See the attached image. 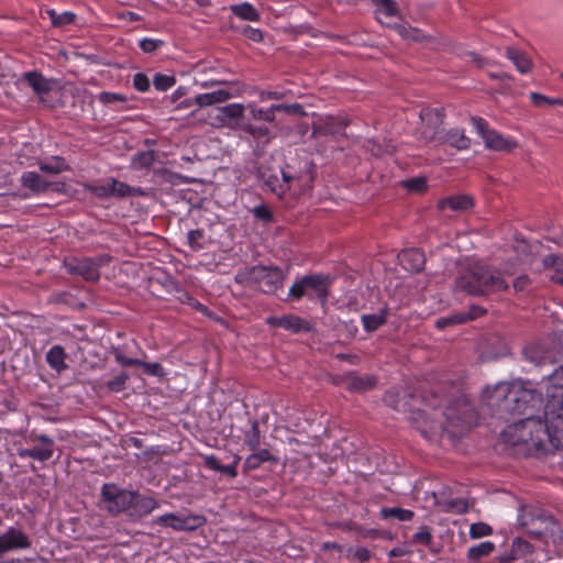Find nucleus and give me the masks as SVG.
Returning a JSON list of instances; mask_svg holds the SVG:
<instances>
[{
  "label": "nucleus",
  "mask_w": 563,
  "mask_h": 563,
  "mask_svg": "<svg viewBox=\"0 0 563 563\" xmlns=\"http://www.w3.org/2000/svg\"><path fill=\"white\" fill-rule=\"evenodd\" d=\"M503 437L507 444L526 445L528 451L563 450V398L547 399L544 420L527 417L508 426Z\"/></svg>",
  "instance_id": "f257e3e1"
},
{
  "label": "nucleus",
  "mask_w": 563,
  "mask_h": 563,
  "mask_svg": "<svg viewBox=\"0 0 563 563\" xmlns=\"http://www.w3.org/2000/svg\"><path fill=\"white\" fill-rule=\"evenodd\" d=\"M506 275L511 273L475 262L456 278V288L472 296H489L508 289Z\"/></svg>",
  "instance_id": "f03ea898"
},
{
  "label": "nucleus",
  "mask_w": 563,
  "mask_h": 563,
  "mask_svg": "<svg viewBox=\"0 0 563 563\" xmlns=\"http://www.w3.org/2000/svg\"><path fill=\"white\" fill-rule=\"evenodd\" d=\"M484 399L490 407H497L504 412H526L529 402H540L533 390L523 388L516 383H498L494 387H486Z\"/></svg>",
  "instance_id": "7ed1b4c3"
},
{
  "label": "nucleus",
  "mask_w": 563,
  "mask_h": 563,
  "mask_svg": "<svg viewBox=\"0 0 563 563\" xmlns=\"http://www.w3.org/2000/svg\"><path fill=\"white\" fill-rule=\"evenodd\" d=\"M285 275L282 269L274 266H252L238 271L235 282L264 294H276L283 287Z\"/></svg>",
  "instance_id": "20e7f679"
},
{
  "label": "nucleus",
  "mask_w": 563,
  "mask_h": 563,
  "mask_svg": "<svg viewBox=\"0 0 563 563\" xmlns=\"http://www.w3.org/2000/svg\"><path fill=\"white\" fill-rule=\"evenodd\" d=\"M419 118L421 121L419 126L420 137L426 142H438L443 133L444 108L424 107L421 109Z\"/></svg>",
  "instance_id": "39448f33"
},
{
  "label": "nucleus",
  "mask_w": 563,
  "mask_h": 563,
  "mask_svg": "<svg viewBox=\"0 0 563 563\" xmlns=\"http://www.w3.org/2000/svg\"><path fill=\"white\" fill-rule=\"evenodd\" d=\"M519 520L530 536L538 538L549 533L553 534L556 528L553 517L537 509H523Z\"/></svg>",
  "instance_id": "423d86ee"
},
{
  "label": "nucleus",
  "mask_w": 563,
  "mask_h": 563,
  "mask_svg": "<svg viewBox=\"0 0 563 563\" xmlns=\"http://www.w3.org/2000/svg\"><path fill=\"white\" fill-rule=\"evenodd\" d=\"M134 492L119 488L114 484H104L101 488V496L107 504V510L112 515L121 512L130 514Z\"/></svg>",
  "instance_id": "0eeeda50"
},
{
  "label": "nucleus",
  "mask_w": 563,
  "mask_h": 563,
  "mask_svg": "<svg viewBox=\"0 0 563 563\" xmlns=\"http://www.w3.org/2000/svg\"><path fill=\"white\" fill-rule=\"evenodd\" d=\"M472 122L483 137L487 148L493 151L511 152L518 146L517 142L504 137L495 130L488 129L487 123L483 118L472 117Z\"/></svg>",
  "instance_id": "6e6552de"
},
{
  "label": "nucleus",
  "mask_w": 563,
  "mask_h": 563,
  "mask_svg": "<svg viewBox=\"0 0 563 563\" xmlns=\"http://www.w3.org/2000/svg\"><path fill=\"white\" fill-rule=\"evenodd\" d=\"M350 124L349 119L342 117L327 115L320 118L312 124L311 137L318 139L320 136H332L335 141L340 137H345V128Z\"/></svg>",
  "instance_id": "1a4fd4ad"
},
{
  "label": "nucleus",
  "mask_w": 563,
  "mask_h": 563,
  "mask_svg": "<svg viewBox=\"0 0 563 563\" xmlns=\"http://www.w3.org/2000/svg\"><path fill=\"white\" fill-rule=\"evenodd\" d=\"M155 523L169 527L176 531H194L206 523V518L200 515L178 516L170 512L157 517Z\"/></svg>",
  "instance_id": "9d476101"
},
{
  "label": "nucleus",
  "mask_w": 563,
  "mask_h": 563,
  "mask_svg": "<svg viewBox=\"0 0 563 563\" xmlns=\"http://www.w3.org/2000/svg\"><path fill=\"white\" fill-rule=\"evenodd\" d=\"M103 263L102 257L73 260L66 264L71 274L80 275L86 280L96 282L99 279V267Z\"/></svg>",
  "instance_id": "9b49d317"
},
{
  "label": "nucleus",
  "mask_w": 563,
  "mask_h": 563,
  "mask_svg": "<svg viewBox=\"0 0 563 563\" xmlns=\"http://www.w3.org/2000/svg\"><path fill=\"white\" fill-rule=\"evenodd\" d=\"M364 148L372 156L376 158H384L391 157L396 153L398 144L396 140L390 136L376 135L365 141Z\"/></svg>",
  "instance_id": "f8f14e48"
},
{
  "label": "nucleus",
  "mask_w": 563,
  "mask_h": 563,
  "mask_svg": "<svg viewBox=\"0 0 563 563\" xmlns=\"http://www.w3.org/2000/svg\"><path fill=\"white\" fill-rule=\"evenodd\" d=\"M379 23L387 29L394 30L397 34L405 41L415 42V43H427L433 42L435 38L432 35L426 34L422 30L411 26L404 19L399 23L385 22L379 20Z\"/></svg>",
  "instance_id": "ddd939ff"
},
{
  "label": "nucleus",
  "mask_w": 563,
  "mask_h": 563,
  "mask_svg": "<svg viewBox=\"0 0 563 563\" xmlns=\"http://www.w3.org/2000/svg\"><path fill=\"white\" fill-rule=\"evenodd\" d=\"M111 184L101 185V186H93L85 184L84 186L90 189L95 192L98 197H110V196H118V197H125V196H135L141 195V191L139 188L130 187L126 184L117 180L115 178H110Z\"/></svg>",
  "instance_id": "4468645a"
},
{
  "label": "nucleus",
  "mask_w": 563,
  "mask_h": 563,
  "mask_svg": "<svg viewBox=\"0 0 563 563\" xmlns=\"http://www.w3.org/2000/svg\"><path fill=\"white\" fill-rule=\"evenodd\" d=\"M36 440L38 444L19 450V456L31 457L41 462L49 460L54 452V441L46 435H38Z\"/></svg>",
  "instance_id": "2eb2a0df"
},
{
  "label": "nucleus",
  "mask_w": 563,
  "mask_h": 563,
  "mask_svg": "<svg viewBox=\"0 0 563 563\" xmlns=\"http://www.w3.org/2000/svg\"><path fill=\"white\" fill-rule=\"evenodd\" d=\"M267 323L271 327L283 328L292 333L309 332L311 330V325L308 321L294 314L269 317Z\"/></svg>",
  "instance_id": "dca6fc26"
},
{
  "label": "nucleus",
  "mask_w": 563,
  "mask_h": 563,
  "mask_svg": "<svg viewBox=\"0 0 563 563\" xmlns=\"http://www.w3.org/2000/svg\"><path fill=\"white\" fill-rule=\"evenodd\" d=\"M245 107L242 103H232L218 108L216 120L221 126L235 129L244 117Z\"/></svg>",
  "instance_id": "f3484780"
},
{
  "label": "nucleus",
  "mask_w": 563,
  "mask_h": 563,
  "mask_svg": "<svg viewBox=\"0 0 563 563\" xmlns=\"http://www.w3.org/2000/svg\"><path fill=\"white\" fill-rule=\"evenodd\" d=\"M305 283L307 285V296L318 298L324 303L331 278L324 275H307L305 276Z\"/></svg>",
  "instance_id": "a211bd4d"
},
{
  "label": "nucleus",
  "mask_w": 563,
  "mask_h": 563,
  "mask_svg": "<svg viewBox=\"0 0 563 563\" xmlns=\"http://www.w3.org/2000/svg\"><path fill=\"white\" fill-rule=\"evenodd\" d=\"M541 389L545 391L547 399L563 398V365L541 382Z\"/></svg>",
  "instance_id": "6ab92c4d"
},
{
  "label": "nucleus",
  "mask_w": 563,
  "mask_h": 563,
  "mask_svg": "<svg viewBox=\"0 0 563 563\" xmlns=\"http://www.w3.org/2000/svg\"><path fill=\"white\" fill-rule=\"evenodd\" d=\"M30 542L27 537L20 530L9 529L0 536V555L14 549H27Z\"/></svg>",
  "instance_id": "aec40b11"
},
{
  "label": "nucleus",
  "mask_w": 563,
  "mask_h": 563,
  "mask_svg": "<svg viewBox=\"0 0 563 563\" xmlns=\"http://www.w3.org/2000/svg\"><path fill=\"white\" fill-rule=\"evenodd\" d=\"M133 496L135 498L133 499L129 514V517L132 519H141L158 507L157 500L153 497L143 496L137 492H134Z\"/></svg>",
  "instance_id": "412c9836"
},
{
  "label": "nucleus",
  "mask_w": 563,
  "mask_h": 563,
  "mask_svg": "<svg viewBox=\"0 0 563 563\" xmlns=\"http://www.w3.org/2000/svg\"><path fill=\"white\" fill-rule=\"evenodd\" d=\"M22 80L33 89L34 93H36L42 101L44 100V96L48 95L53 89V81L35 70L25 73Z\"/></svg>",
  "instance_id": "4be33fe9"
},
{
  "label": "nucleus",
  "mask_w": 563,
  "mask_h": 563,
  "mask_svg": "<svg viewBox=\"0 0 563 563\" xmlns=\"http://www.w3.org/2000/svg\"><path fill=\"white\" fill-rule=\"evenodd\" d=\"M398 258L401 266L409 272H420L424 265L423 253L416 249L402 251Z\"/></svg>",
  "instance_id": "5701e85b"
},
{
  "label": "nucleus",
  "mask_w": 563,
  "mask_h": 563,
  "mask_svg": "<svg viewBox=\"0 0 563 563\" xmlns=\"http://www.w3.org/2000/svg\"><path fill=\"white\" fill-rule=\"evenodd\" d=\"M438 142L440 144H449L459 151L466 150L471 145V140L465 135L464 130L460 129H452L446 133H442Z\"/></svg>",
  "instance_id": "b1692460"
},
{
  "label": "nucleus",
  "mask_w": 563,
  "mask_h": 563,
  "mask_svg": "<svg viewBox=\"0 0 563 563\" xmlns=\"http://www.w3.org/2000/svg\"><path fill=\"white\" fill-rule=\"evenodd\" d=\"M278 463V457L268 449H257L250 454L244 461V470L253 471L258 468L263 463Z\"/></svg>",
  "instance_id": "393cba45"
},
{
  "label": "nucleus",
  "mask_w": 563,
  "mask_h": 563,
  "mask_svg": "<svg viewBox=\"0 0 563 563\" xmlns=\"http://www.w3.org/2000/svg\"><path fill=\"white\" fill-rule=\"evenodd\" d=\"M439 209L449 207L453 211H465L473 207V199L466 195L443 198L438 202Z\"/></svg>",
  "instance_id": "a878e982"
},
{
  "label": "nucleus",
  "mask_w": 563,
  "mask_h": 563,
  "mask_svg": "<svg viewBox=\"0 0 563 563\" xmlns=\"http://www.w3.org/2000/svg\"><path fill=\"white\" fill-rule=\"evenodd\" d=\"M506 56L516 65L521 74H527L531 70L532 60L525 52L516 47H507Z\"/></svg>",
  "instance_id": "bb28decb"
},
{
  "label": "nucleus",
  "mask_w": 563,
  "mask_h": 563,
  "mask_svg": "<svg viewBox=\"0 0 563 563\" xmlns=\"http://www.w3.org/2000/svg\"><path fill=\"white\" fill-rule=\"evenodd\" d=\"M231 97H232V95L228 90L220 89V90L212 91V92H209V93L198 95L195 98V102L200 108H203V107L212 106V104H216V103L225 102Z\"/></svg>",
  "instance_id": "cd10ccee"
},
{
  "label": "nucleus",
  "mask_w": 563,
  "mask_h": 563,
  "mask_svg": "<svg viewBox=\"0 0 563 563\" xmlns=\"http://www.w3.org/2000/svg\"><path fill=\"white\" fill-rule=\"evenodd\" d=\"M376 377L372 375L356 376L350 375L346 378V386L350 390L366 391L376 386Z\"/></svg>",
  "instance_id": "c85d7f7f"
},
{
  "label": "nucleus",
  "mask_w": 563,
  "mask_h": 563,
  "mask_svg": "<svg viewBox=\"0 0 563 563\" xmlns=\"http://www.w3.org/2000/svg\"><path fill=\"white\" fill-rule=\"evenodd\" d=\"M290 180L291 178H264L262 188L282 198L289 190Z\"/></svg>",
  "instance_id": "c756f323"
},
{
  "label": "nucleus",
  "mask_w": 563,
  "mask_h": 563,
  "mask_svg": "<svg viewBox=\"0 0 563 563\" xmlns=\"http://www.w3.org/2000/svg\"><path fill=\"white\" fill-rule=\"evenodd\" d=\"M65 358H66V353L60 345H54L46 353V362L53 369H55L58 373H60L67 368Z\"/></svg>",
  "instance_id": "7c9ffc66"
},
{
  "label": "nucleus",
  "mask_w": 563,
  "mask_h": 563,
  "mask_svg": "<svg viewBox=\"0 0 563 563\" xmlns=\"http://www.w3.org/2000/svg\"><path fill=\"white\" fill-rule=\"evenodd\" d=\"M372 3L376 7L377 20L379 14H384L386 18L398 16L402 21V15L399 11L398 4L395 0H372Z\"/></svg>",
  "instance_id": "2f4dec72"
},
{
  "label": "nucleus",
  "mask_w": 563,
  "mask_h": 563,
  "mask_svg": "<svg viewBox=\"0 0 563 563\" xmlns=\"http://www.w3.org/2000/svg\"><path fill=\"white\" fill-rule=\"evenodd\" d=\"M543 265L551 272V280L563 285V258L556 255H549L543 260Z\"/></svg>",
  "instance_id": "473e14b6"
},
{
  "label": "nucleus",
  "mask_w": 563,
  "mask_h": 563,
  "mask_svg": "<svg viewBox=\"0 0 563 563\" xmlns=\"http://www.w3.org/2000/svg\"><path fill=\"white\" fill-rule=\"evenodd\" d=\"M495 544L492 541H484L473 545L467 551V560L472 563H478L481 559L490 555L495 551Z\"/></svg>",
  "instance_id": "72a5a7b5"
},
{
  "label": "nucleus",
  "mask_w": 563,
  "mask_h": 563,
  "mask_svg": "<svg viewBox=\"0 0 563 563\" xmlns=\"http://www.w3.org/2000/svg\"><path fill=\"white\" fill-rule=\"evenodd\" d=\"M40 168L46 174H60L70 170L65 159L59 156H52L40 163Z\"/></svg>",
  "instance_id": "f704fd0d"
},
{
  "label": "nucleus",
  "mask_w": 563,
  "mask_h": 563,
  "mask_svg": "<svg viewBox=\"0 0 563 563\" xmlns=\"http://www.w3.org/2000/svg\"><path fill=\"white\" fill-rule=\"evenodd\" d=\"M523 354L527 360L534 363L536 365H544L547 363H551L550 352L542 350L540 346L526 347Z\"/></svg>",
  "instance_id": "c9c22d12"
},
{
  "label": "nucleus",
  "mask_w": 563,
  "mask_h": 563,
  "mask_svg": "<svg viewBox=\"0 0 563 563\" xmlns=\"http://www.w3.org/2000/svg\"><path fill=\"white\" fill-rule=\"evenodd\" d=\"M230 9L236 16H239L242 20H246V21H258L260 20V14L256 11V9L247 2H244L242 4L231 5Z\"/></svg>",
  "instance_id": "e433bc0d"
},
{
  "label": "nucleus",
  "mask_w": 563,
  "mask_h": 563,
  "mask_svg": "<svg viewBox=\"0 0 563 563\" xmlns=\"http://www.w3.org/2000/svg\"><path fill=\"white\" fill-rule=\"evenodd\" d=\"M244 443L251 451H256L262 443V435L257 421H253L251 429L244 433Z\"/></svg>",
  "instance_id": "4c0bfd02"
},
{
  "label": "nucleus",
  "mask_w": 563,
  "mask_h": 563,
  "mask_svg": "<svg viewBox=\"0 0 563 563\" xmlns=\"http://www.w3.org/2000/svg\"><path fill=\"white\" fill-rule=\"evenodd\" d=\"M23 186L35 192L58 190L57 184L46 181V178H23Z\"/></svg>",
  "instance_id": "58836bf2"
},
{
  "label": "nucleus",
  "mask_w": 563,
  "mask_h": 563,
  "mask_svg": "<svg viewBox=\"0 0 563 563\" xmlns=\"http://www.w3.org/2000/svg\"><path fill=\"white\" fill-rule=\"evenodd\" d=\"M380 516L385 519L387 518H396L399 521H409L413 517V512L408 509H402L398 507L393 508H383L380 510Z\"/></svg>",
  "instance_id": "ea45409f"
},
{
  "label": "nucleus",
  "mask_w": 563,
  "mask_h": 563,
  "mask_svg": "<svg viewBox=\"0 0 563 563\" xmlns=\"http://www.w3.org/2000/svg\"><path fill=\"white\" fill-rule=\"evenodd\" d=\"M532 551H533V549H532L531 544L529 542L522 540L521 538H516L512 541L511 558L514 560L523 558V556L532 553Z\"/></svg>",
  "instance_id": "a19ab883"
},
{
  "label": "nucleus",
  "mask_w": 563,
  "mask_h": 563,
  "mask_svg": "<svg viewBox=\"0 0 563 563\" xmlns=\"http://www.w3.org/2000/svg\"><path fill=\"white\" fill-rule=\"evenodd\" d=\"M242 130L252 135L255 140H264V143H268L271 141V131L266 126L243 124Z\"/></svg>",
  "instance_id": "79ce46f5"
},
{
  "label": "nucleus",
  "mask_w": 563,
  "mask_h": 563,
  "mask_svg": "<svg viewBox=\"0 0 563 563\" xmlns=\"http://www.w3.org/2000/svg\"><path fill=\"white\" fill-rule=\"evenodd\" d=\"M386 322V317L384 314H363L362 323L364 329L367 332H373L377 330L380 325Z\"/></svg>",
  "instance_id": "37998d69"
},
{
  "label": "nucleus",
  "mask_w": 563,
  "mask_h": 563,
  "mask_svg": "<svg viewBox=\"0 0 563 563\" xmlns=\"http://www.w3.org/2000/svg\"><path fill=\"white\" fill-rule=\"evenodd\" d=\"M47 14L54 26L62 27L75 21L76 15L73 12L56 13L55 10H47Z\"/></svg>",
  "instance_id": "c03bdc74"
},
{
  "label": "nucleus",
  "mask_w": 563,
  "mask_h": 563,
  "mask_svg": "<svg viewBox=\"0 0 563 563\" xmlns=\"http://www.w3.org/2000/svg\"><path fill=\"white\" fill-rule=\"evenodd\" d=\"M442 509L446 512L464 514L468 509V503L463 498H456L445 501L442 506Z\"/></svg>",
  "instance_id": "a18cd8bd"
},
{
  "label": "nucleus",
  "mask_w": 563,
  "mask_h": 563,
  "mask_svg": "<svg viewBox=\"0 0 563 563\" xmlns=\"http://www.w3.org/2000/svg\"><path fill=\"white\" fill-rule=\"evenodd\" d=\"M532 103L537 107L543 106H563V99L561 98H549L539 92H532L530 95Z\"/></svg>",
  "instance_id": "49530a36"
},
{
  "label": "nucleus",
  "mask_w": 563,
  "mask_h": 563,
  "mask_svg": "<svg viewBox=\"0 0 563 563\" xmlns=\"http://www.w3.org/2000/svg\"><path fill=\"white\" fill-rule=\"evenodd\" d=\"M247 109H250V112L254 120L266 121V122H273L275 120L276 111H273L272 107L268 110H262V109H257L253 103H250L247 106Z\"/></svg>",
  "instance_id": "de8ad7c7"
},
{
  "label": "nucleus",
  "mask_w": 563,
  "mask_h": 563,
  "mask_svg": "<svg viewBox=\"0 0 563 563\" xmlns=\"http://www.w3.org/2000/svg\"><path fill=\"white\" fill-rule=\"evenodd\" d=\"M493 533V528L485 522H475L470 527V537L472 539H479L488 537Z\"/></svg>",
  "instance_id": "09e8293b"
},
{
  "label": "nucleus",
  "mask_w": 563,
  "mask_h": 563,
  "mask_svg": "<svg viewBox=\"0 0 563 563\" xmlns=\"http://www.w3.org/2000/svg\"><path fill=\"white\" fill-rule=\"evenodd\" d=\"M176 82V78L174 76L156 74L153 78V85L157 90L166 91L172 88Z\"/></svg>",
  "instance_id": "8fccbe9b"
},
{
  "label": "nucleus",
  "mask_w": 563,
  "mask_h": 563,
  "mask_svg": "<svg viewBox=\"0 0 563 563\" xmlns=\"http://www.w3.org/2000/svg\"><path fill=\"white\" fill-rule=\"evenodd\" d=\"M401 185L410 192H422L427 189L426 178H406Z\"/></svg>",
  "instance_id": "3c124183"
},
{
  "label": "nucleus",
  "mask_w": 563,
  "mask_h": 563,
  "mask_svg": "<svg viewBox=\"0 0 563 563\" xmlns=\"http://www.w3.org/2000/svg\"><path fill=\"white\" fill-rule=\"evenodd\" d=\"M129 379V375L125 372H122L119 376L115 378L109 380L107 383V387L112 393H119L125 389V384Z\"/></svg>",
  "instance_id": "603ef678"
},
{
  "label": "nucleus",
  "mask_w": 563,
  "mask_h": 563,
  "mask_svg": "<svg viewBox=\"0 0 563 563\" xmlns=\"http://www.w3.org/2000/svg\"><path fill=\"white\" fill-rule=\"evenodd\" d=\"M273 111H284L289 114H297L300 117L306 115V111L303 110L302 106L299 103H292V104H273L272 106Z\"/></svg>",
  "instance_id": "864d4df0"
},
{
  "label": "nucleus",
  "mask_w": 563,
  "mask_h": 563,
  "mask_svg": "<svg viewBox=\"0 0 563 563\" xmlns=\"http://www.w3.org/2000/svg\"><path fill=\"white\" fill-rule=\"evenodd\" d=\"M203 231L202 230H191L187 234L188 243L194 251L201 250L203 247Z\"/></svg>",
  "instance_id": "5fc2aeb1"
},
{
  "label": "nucleus",
  "mask_w": 563,
  "mask_h": 563,
  "mask_svg": "<svg viewBox=\"0 0 563 563\" xmlns=\"http://www.w3.org/2000/svg\"><path fill=\"white\" fill-rule=\"evenodd\" d=\"M307 295V285L305 283V276L296 282L289 289L288 297L295 300H299L302 296Z\"/></svg>",
  "instance_id": "6e6d98bb"
},
{
  "label": "nucleus",
  "mask_w": 563,
  "mask_h": 563,
  "mask_svg": "<svg viewBox=\"0 0 563 563\" xmlns=\"http://www.w3.org/2000/svg\"><path fill=\"white\" fill-rule=\"evenodd\" d=\"M154 157H155L154 151H146L143 153H139L133 158V165H136L140 167H150L154 162Z\"/></svg>",
  "instance_id": "4d7b16f0"
},
{
  "label": "nucleus",
  "mask_w": 563,
  "mask_h": 563,
  "mask_svg": "<svg viewBox=\"0 0 563 563\" xmlns=\"http://www.w3.org/2000/svg\"><path fill=\"white\" fill-rule=\"evenodd\" d=\"M139 366H142L144 372L148 375L162 377L165 375V372L159 363H147L140 361Z\"/></svg>",
  "instance_id": "13d9d810"
},
{
  "label": "nucleus",
  "mask_w": 563,
  "mask_h": 563,
  "mask_svg": "<svg viewBox=\"0 0 563 563\" xmlns=\"http://www.w3.org/2000/svg\"><path fill=\"white\" fill-rule=\"evenodd\" d=\"M98 99L103 104H109V103H112V102H125L126 101V97L124 95L115 93V92H107V91L101 92L98 96Z\"/></svg>",
  "instance_id": "bf43d9fd"
},
{
  "label": "nucleus",
  "mask_w": 563,
  "mask_h": 563,
  "mask_svg": "<svg viewBox=\"0 0 563 563\" xmlns=\"http://www.w3.org/2000/svg\"><path fill=\"white\" fill-rule=\"evenodd\" d=\"M112 354L114 355L115 361L119 364H121L122 366H132V365L139 366L140 360L126 357L119 347H114L112 350Z\"/></svg>",
  "instance_id": "052dcab7"
},
{
  "label": "nucleus",
  "mask_w": 563,
  "mask_h": 563,
  "mask_svg": "<svg viewBox=\"0 0 563 563\" xmlns=\"http://www.w3.org/2000/svg\"><path fill=\"white\" fill-rule=\"evenodd\" d=\"M254 217L261 221L269 222L273 218V214L267 206L260 205L252 209Z\"/></svg>",
  "instance_id": "680f3d73"
},
{
  "label": "nucleus",
  "mask_w": 563,
  "mask_h": 563,
  "mask_svg": "<svg viewBox=\"0 0 563 563\" xmlns=\"http://www.w3.org/2000/svg\"><path fill=\"white\" fill-rule=\"evenodd\" d=\"M133 86L139 91H147L150 89V80L143 73H137L133 77Z\"/></svg>",
  "instance_id": "e2e57ef3"
},
{
  "label": "nucleus",
  "mask_w": 563,
  "mask_h": 563,
  "mask_svg": "<svg viewBox=\"0 0 563 563\" xmlns=\"http://www.w3.org/2000/svg\"><path fill=\"white\" fill-rule=\"evenodd\" d=\"M164 44L161 40L144 38L140 42V46L145 53H153Z\"/></svg>",
  "instance_id": "0e129e2a"
},
{
  "label": "nucleus",
  "mask_w": 563,
  "mask_h": 563,
  "mask_svg": "<svg viewBox=\"0 0 563 563\" xmlns=\"http://www.w3.org/2000/svg\"><path fill=\"white\" fill-rule=\"evenodd\" d=\"M241 32L246 38L251 41L261 42L263 40L262 31L250 25H245Z\"/></svg>",
  "instance_id": "69168bd1"
},
{
  "label": "nucleus",
  "mask_w": 563,
  "mask_h": 563,
  "mask_svg": "<svg viewBox=\"0 0 563 563\" xmlns=\"http://www.w3.org/2000/svg\"><path fill=\"white\" fill-rule=\"evenodd\" d=\"M413 539L423 544H429L431 542L432 536L426 527H422L418 532L415 533Z\"/></svg>",
  "instance_id": "338daca9"
},
{
  "label": "nucleus",
  "mask_w": 563,
  "mask_h": 563,
  "mask_svg": "<svg viewBox=\"0 0 563 563\" xmlns=\"http://www.w3.org/2000/svg\"><path fill=\"white\" fill-rule=\"evenodd\" d=\"M353 556L361 562H367L372 559L371 551L367 548L358 547L353 551Z\"/></svg>",
  "instance_id": "774afa93"
}]
</instances>
